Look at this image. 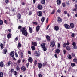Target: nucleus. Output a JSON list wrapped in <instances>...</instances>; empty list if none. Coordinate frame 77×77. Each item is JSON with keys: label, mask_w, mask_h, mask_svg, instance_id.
Listing matches in <instances>:
<instances>
[{"label": "nucleus", "mask_w": 77, "mask_h": 77, "mask_svg": "<svg viewBox=\"0 0 77 77\" xmlns=\"http://www.w3.org/2000/svg\"><path fill=\"white\" fill-rule=\"evenodd\" d=\"M21 31L22 35H23L24 36H27L28 35V32H27L25 27H22L21 28Z\"/></svg>", "instance_id": "nucleus-1"}, {"label": "nucleus", "mask_w": 77, "mask_h": 77, "mask_svg": "<svg viewBox=\"0 0 77 77\" xmlns=\"http://www.w3.org/2000/svg\"><path fill=\"white\" fill-rule=\"evenodd\" d=\"M41 48L43 49L44 51H47V47H45V43H43L41 45Z\"/></svg>", "instance_id": "nucleus-2"}, {"label": "nucleus", "mask_w": 77, "mask_h": 77, "mask_svg": "<svg viewBox=\"0 0 77 77\" xmlns=\"http://www.w3.org/2000/svg\"><path fill=\"white\" fill-rule=\"evenodd\" d=\"M63 26L67 29H70V26H69V25H68V24L65 23L64 24Z\"/></svg>", "instance_id": "nucleus-3"}, {"label": "nucleus", "mask_w": 77, "mask_h": 77, "mask_svg": "<svg viewBox=\"0 0 77 77\" xmlns=\"http://www.w3.org/2000/svg\"><path fill=\"white\" fill-rule=\"evenodd\" d=\"M37 8L39 10H42V6L41 4H38L37 6Z\"/></svg>", "instance_id": "nucleus-4"}, {"label": "nucleus", "mask_w": 77, "mask_h": 77, "mask_svg": "<svg viewBox=\"0 0 77 77\" xmlns=\"http://www.w3.org/2000/svg\"><path fill=\"white\" fill-rule=\"evenodd\" d=\"M50 47H53L55 46V42L53 41L52 42H51V45H50Z\"/></svg>", "instance_id": "nucleus-5"}, {"label": "nucleus", "mask_w": 77, "mask_h": 77, "mask_svg": "<svg viewBox=\"0 0 77 77\" xmlns=\"http://www.w3.org/2000/svg\"><path fill=\"white\" fill-rule=\"evenodd\" d=\"M21 70L23 72L24 71H25L26 70V67L23 66L21 68Z\"/></svg>", "instance_id": "nucleus-6"}, {"label": "nucleus", "mask_w": 77, "mask_h": 77, "mask_svg": "<svg viewBox=\"0 0 77 77\" xmlns=\"http://www.w3.org/2000/svg\"><path fill=\"white\" fill-rule=\"evenodd\" d=\"M37 15L39 17H41L42 15V12L41 11H39L37 13Z\"/></svg>", "instance_id": "nucleus-7"}, {"label": "nucleus", "mask_w": 77, "mask_h": 77, "mask_svg": "<svg viewBox=\"0 0 77 77\" xmlns=\"http://www.w3.org/2000/svg\"><path fill=\"white\" fill-rule=\"evenodd\" d=\"M42 65L41 63H39L38 64V68L39 69L42 68Z\"/></svg>", "instance_id": "nucleus-8"}, {"label": "nucleus", "mask_w": 77, "mask_h": 77, "mask_svg": "<svg viewBox=\"0 0 77 77\" xmlns=\"http://www.w3.org/2000/svg\"><path fill=\"white\" fill-rule=\"evenodd\" d=\"M54 29L56 31H58V30H59V28L58 26H56L55 27H54Z\"/></svg>", "instance_id": "nucleus-9"}, {"label": "nucleus", "mask_w": 77, "mask_h": 77, "mask_svg": "<svg viewBox=\"0 0 77 77\" xmlns=\"http://www.w3.org/2000/svg\"><path fill=\"white\" fill-rule=\"evenodd\" d=\"M28 62H30V63H32L33 62V59L32 58L30 57L28 59Z\"/></svg>", "instance_id": "nucleus-10"}, {"label": "nucleus", "mask_w": 77, "mask_h": 77, "mask_svg": "<svg viewBox=\"0 0 77 77\" xmlns=\"http://www.w3.org/2000/svg\"><path fill=\"white\" fill-rule=\"evenodd\" d=\"M46 39L48 41H50V37L49 35H47L46 36Z\"/></svg>", "instance_id": "nucleus-11"}, {"label": "nucleus", "mask_w": 77, "mask_h": 77, "mask_svg": "<svg viewBox=\"0 0 77 77\" xmlns=\"http://www.w3.org/2000/svg\"><path fill=\"white\" fill-rule=\"evenodd\" d=\"M69 27H70H70H71V28H74V24L73 23H70L69 26Z\"/></svg>", "instance_id": "nucleus-12"}, {"label": "nucleus", "mask_w": 77, "mask_h": 77, "mask_svg": "<svg viewBox=\"0 0 77 77\" xmlns=\"http://www.w3.org/2000/svg\"><path fill=\"white\" fill-rule=\"evenodd\" d=\"M12 63V61H10L8 62V63H7L6 64L7 66H9L11 65V64Z\"/></svg>", "instance_id": "nucleus-13"}, {"label": "nucleus", "mask_w": 77, "mask_h": 77, "mask_svg": "<svg viewBox=\"0 0 77 77\" xmlns=\"http://www.w3.org/2000/svg\"><path fill=\"white\" fill-rule=\"evenodd\" d=\"M35 54H36V56H39L40 55L41 53H40L39 51H37L35 52Z\"/></svg>", "instance_id": "nucleus-14"}, {"label": "nucleus", "mask_w": 77, "mask_h": 77, "mask_svg": "<svg viewBox=\"0 0 77 77\" xmlns=\"http://www.w3.org/2000/svg\"><path fill=\"white\" fill-rule=\"evenodd\" d=\"M15 53L14 52V51H12L10 53V56L11 57H14V54Z\"/></svg>", "instance_id": "nucleus-15"}, {"label": "nucleus", "mask_w": 77, "mask_h": 77, "mask_svg": "<svg viewBox=\"0 0 77 77\" xmlns=\"http://www.w3.org/2000/svg\"><path fill=\"white\" fill-rule=\"evenodd\" d=\"M56 2L57 5H60L61 4V0H57Z\"/></svg>", "instance_id": "nucleus-16"}, {"label": "nucleus", "mask_w": 77, "mask_h": 77, "mask_svg": "<svg viewBox=\"0 0 77 77\" xmlns=\"http://www.w3.org/2000/svg\"><path fill=\"white\" fill-rule=\"evenodd\" d=\"M29 33H32L33 32V29H32V28L29 27Z\"/></svg>", "instance_id": "nucleus-17"}, {"label": "nucleus", "mask_w": 77, "mask_h": 77, "mask_svg": "<svg viewBox=\"0 0 77 77\" xmlns=\"http://www.w3.org/2000/svg\"><path fill=\"white\" fill-rule=\"evenodd\" d=\"M32 45H33L34 47L37 46V43L35 42H33L32 43Z\"/></svg>", "instance_id": "nucleus-18"}, {"label": "nucleus", "mask_w": 77, "mask_h": 77, "mask_svg": "<svg viewBox=\"0 0 77 77\" xmlns=\"http://www.w3.org/2000/svg\"><path fill=\"white\" fill-rule=\"evenodd\" d=\"M57 21L58 23H61V21H62L61 18L60 17H58L57 18Z\"/></svg>", "instance_id": "nucleus-19"}, {"label": "nucleus", "mask_w": 77, "mask_h": 77, "mask_svg": "<svg viewBox=\"0 0 77 77\" xmlns=\"http://www.w3.org/2000/svg\"><path fill=\"white\" fill-rule=\"evenodd\" d=\"M16 69L17 71H20V66L18 65L17 66Z\"/></svg>", "instance_id": "nucleus-20"}, {"label": "nucleus", "mask_w": 77, "mask_h": 77, "mask_svg": "<svg viewBox=\"0 0 77 77\" xmlns=\"http://www.w3.org/2000/svg\"><path fill=\"white\" fill-rule=\"evenodd\" d=\"M60 53V49H56L55 50V53Z\"/></svg>", "instance_id": "nucleus-21"}, {"label": "nucleus", "mask_w": 77, "mask_h": 77, "mask_svg": "<svg viewBox=\"0 0 77 77\" xmlns=\"http://www.w3.org/2000/svg\"><path fill=\"white\" fill-rule=\"evenodd\" d=\"M4 64H3V61H1L0 62V67H3Z\"/></svg>", "instance_id": "nucleus-22"}, {"label": "nucleus", "mask_w": 77, "mask_h": 77, "mask_svg": "<svg viewBox=\"0 0 77 77\" xmlns=\"http://www.w3.org/2000/svg\"><path fill=\"white\" fill-rule=\"evenodd\" d=\"M39 29H40V26H39V25L37 26L36 28L37 32H39Z\"/></svg>", "instance_id": "nucleus-23"}, {"label": "nucleus", "mask_w": 77, "mask_h": 77, "mask_svg": "<svg viewBox=\"0 0 77 77\" xmlns=\"http://www.w3.org/2000/svg\"><path fill=\"white\" fill-rule=\"evenodd\" d=\"M16 8H11V12H14L15 11V10L16 9Z\"/></svg>", "instance_id": "nucleus-24"}, {"label": "nucleus", "mask_w": 77, "mask_h": 77, "mask_svg": "<svg viewBox=\"0 0 77 77\" xmlns=\"http://www.w3.org/2000/svg\"><path fill=\"white\" fill-rule=\"evenodd\" d=\"M3 53H4V54H6V53H7L8 52V51L7 50V49H6L5 48L3 50Z\"/></svg>", "instance_id": "nucleus-25"}, {"label": "nucleus", "mask_w": 77, "mask_h": 77, "mask_svg": "<svg viewBox=\"0 0 77 77\" xmlns=\"http://www.w3.org/2000/svg\"><path fill=\"white\" fill-rule=\"evenodd\" d=\"M66 50H68V51H69V50H71V47H69V46H67L66 48Z\"/></svg>", "instance_id": "nucleus-26"}, {"label": "nucleus", "mask_w": 77, "mask_h": 77, "mask_svg": "<svg viewBox=\"0 0 77 77\" xmlns=\"http://www.w3.org/2000/svg\"><path fill=\"white\" fill-rule=\"evenodd\" d=\"M7 37L8 39H10L11 38V34L9 33L7 35Z\"/></svg>", "instance_id": "nucleus-27"}, {"label": "nucleus", "mask_w": 77, "mask_h": 77, "mask_svg": "<svg viewBox=\"0 0 77 77\" xmlns=\"http://www.w3.org/2000/svg\"><path fill=\"white\" fill-rule=\"evenodd\" d=\"M38 64V62H37V60H35L34 62V66H36V65Z\"/></svg>", "instance_id": "nucleus-28"}, {"label": "nucleus", "mask_w": 77, "mask_h": 77, "mask_svg": "<svg viewBox=\"0 0 77 77\" xmlns=\"http://www.w3.org/2000/svg\"><path fill=\"white\" fill-rule=\"evenodd\" d=\"M41 21L42 23H43V22H44V21H45V17H43L41 19Z\"/></svg>", "instance_id": "nucleus-29"}, {"label": "nucleus", "mask_w": 77, "mask_h": 77, "mask_svg": "<svg viewBox=\"0 0 77 77\" xmlns=\"http://www.w3.org/2000/svg\"><path fill=\"white\" fill-rule=\"evenodd\" d=\"M21 17V14H18L17 15V18L18 19H20Z\"/></svg>", "instance_id": "nucleus-30"}, {"label": "nucleus", "mask_w": 77, "mask_h": 77, "mask_svg": "<svg viewBox=\"0 0 77 77\" xmlns=\"http://www.w3.org/2000/svg\"><path fill=\"white\" fill-rule=\"evenodd\" d=\"M67 57L69 59H71V58H72V57H71V55H69L67 56Z\"/></svg>", "instance_id": "nucleus-31"}, {"label": "nucleus", "mask_w": 77, "mask_h": 77, "mask_svg": "<svg viewBox=\"0 0 77 77\" xmlns=\"http://www.w3.org/2000/svg\"><path fill=\"white\" fill-rule=\"evenodd\" d=\"M71 66H72V67L75 66V63H71Z\"/></svg>", "instance_id": "nucleus-32"}, {"label": "nucleus", "mask_w": 77, "mask_h": 77, "mask_svg": "<svg viewBox=\"0 0 77 77\" xmlns=\"http://www.w3.org/2000/svg\"><path fill=\"white\" fill-rule=\"evenodd\" d=\"M55 12H56V10H55V9H54L53 10V11L51 13V15H53L55 13Z\"/></svg>", "instance_id": "nucleus-33"}, {"label": "nucleus", "mask_w": 77, "mask_h": 77, "mask_svg": "<svg viewBox=\"0 0 77 77\" xmlns=\"http://www.w3.org/2000/svg\"><path fill=\"white\" fill-rule=\"evenodd\" d=\"M41 2L42 4H45V0H41Z\"/></svg>", "instance_id": "nucleus-34"}, {"label": "nucleus", "mask_w": 77, "mask_h": 77, "mask_svg": "<svg viewBox=\"0 0 77 77\" xmlns=\"http://www.w3.org/2000/svg\"><path fill=\"white\" fill-rule=\"evenodd\" d=\"M3 44L1 43L0 45V46L1 47V48L2 49H3Z\"/></svg>", "instance_id": "nucleus-35"}, {"label": "nucleus", "mask_w": 77, "mask_h": 77, "mask_svg": "<svg viewBox=\"0 0 77 77\" xmlns=\"http://www.w3.org/2000/svg\"><path fill=\"white\" fill-rule=\"evenodd\" d=\"M14 74L15 75V76H16V75H17V74H18L17 72L16 71H14Z\"/></svg>", "instance_id": "nucleus-36"}, {"label": "nucleus", "mask_w": 77, "mask_h": 77, "mask_svg": "<svg viewBox=\"0 0 77 77\" xmlns=\"http://www.w3.org/2000/svg\"><path fill=\"white\" fill-rule=\"evenodd\" d=\"M62 12V11L61 10V9H58L57 10V12L58 13H59V14H60Z\"/></svg>", "instance_id": "nucleus-37"}, {"label": "nucleus", "mask_w": 77, "mask_h": 77, "mask_svg": "<svg viewBox=\"0 0 77 77\" xmlns=\"http://www.w3.org/2000/svg\"><path fill=\"white\" fill-rule=\"evenodd\" d=\"M73 61L74 62H76L77 63V59L76 58H74L73 59Z\"/></svg>", "instance_id": "nucleus-38"}, {"label": "nucleus", "mask_w": 77, "mask_h": 77, "mask_svg": "<svg viewBox=\"0 0 77 77\" xmlns=\"http://www.w3.org/2000/svg\"><path fill=\"white\" fill-rule=\"evenodd\" d=\"M3 77V72H1L0 73V77Z\"/></svg>", "instance_id": "nucleus-39"}, {"label": "nucleus", "mask_w": 77, "mask_h": 77, "mask_svg": "<svg viewBox=\"0 0 77 77\" xmlns=\"http://www.w3.org/2000/svg\"><path fill=\"white\" fill-rule=\"evenodd\" d=\"M46 66V63H43L42 64V66L43 67H45Z\"/></svg>", "instance_id": "nucleus-40"}, {"label": "nucleus", "mask_w": 77, "mask_h": 77, "mask_svg": "<svg viewBox=\"0 0 77 77\" xmlns=\"http://www.w3.org/2000/svg\"><path fill=\"white\" fill-rule=\"evenodd\" d=\"M3 24V22L2 20H0V25H2Z\"/></svg>", "instance_id": "nucleus-41"}, {"label": "nucleus", "mask_w": 77, "mask_h": 77, "mask_svg": "<svg viewBox=\"0 0 77 77\" xmlns=\"http://www.w3.org/2000/svg\"><path fill=\"white\" fill-rule=\"evenodd\" d=\"M72 56V57H75V53H72L71 54Z\"/></svg>", "instance_id": "nucleus-42"}, {"label": "nucleus", "mask_w": 77, "mask_h": 77, "mask_svg": "<svg viewBox=\"0 0 77 77\" xmlns=\"http://www.w3.org/2000/svg\"><path fill=\"white\" fill-rule=\"evenodd\" d=\"M62 5L63 8H65V7L66 6V5L65 4V3H62Z\"/></svg>", "instance_id": "nucleus-43"}, {"label": "nucleus", "mask_w": 77, "mask_h": 77, "mask_svg": "<svg viewBox=\"0 0 77 77\" xmlns=\"http://www.w3.org/2000/svg\"><path fill=\"white\" fill-rule=\"evenodd\" d=\"M18 47L19 48H20L21 47V44L20 43H18Z\"/></svg>", "instance_id": "nucleus-44"}, {"label": "nucleus", "mask_w": 77, "mask_h": 77, "mask_svg": "<svg viewBox=\"0 0 77 77\" xmlns=\"http://www.w3.org/2000/svg\"><path fill=\"white\" fill-rule=\"evenodd\" d=\"M10 69V72L11 74H12V72H14V70L12 68L11 69Z\"/></svg>", "instance_id": "nucleus-45"}, {"label": "nucleus", "mask_w": 77, "mask_h": 77, "mask_svg": "<svg viewBox=\"0 0 77 77\" xmlns=\"http://www.w3.org/2000/svg\"><path fill=\"white\" fill-rule=\"evenodd\" d=\"M72 44L73 45V46H75L76 45V43L75 42H73V43H72Z\"/></svg>", "instance_id": "nucleus-46"}, {"label": "nucleus", "mask_w": 77, "mask_h": 77, "mask_svg": "<svg viewBox=\"0 0 77 77\" xmlns=\"http://www.w3.org/2000/svg\"><path fill=\"white\" fill-rule=\"evenodd\" d=\"M31 48L32 50H35V47L33 46L31 47Z\"/></svg>", "instance_id": "nucleus-47"}, {"label": "nucleus", "mask_w": 77, "mask_h": 77, "mask_svg": "<svg viewBox=\"0 0 77 77\" xmlns=\"http://www.w3.org/2000/svg\"><path fill=\"white\" fill-rule=\"evenodd\" d=\"M21 4L22 5V6H25L26 5V3L24 2H22L21 3Z\"/></svg>", "instance_id": "nucleus-48"}, {"label": "nucleus", "mask_w": 77, "mask_h": 77, "mask_svg": "<svg viewBox=\"0 0 77 77\" xmlns=\"http://www.w3.org/2000/svg\"><path fill=\"white\" fill-rule=\"evenodd\" d=\"M5 2L6 4H8L9 3V0H5Z\"/></svg>", "instance_id": "nucleus-49"}, {"label": "nucleus", "mask_w": 77, "mask_h": 77, "mask_svg": "<svg viewBox=\"0 0 77 77\" xmlns=\"http://www.w3.org/2000/svg\"><path fill=\"white\" fill-rule=\"evenodd\" d=\"M72 11L73 12H76V11H77V9L75 8L72 9Z\"/></svg>", "instance_id": "nucleus-50"}, {"label": "nucleus", "mask_w": 77, "mask_h": 77, "mask_svg": "<svg viewBox=\"0 0 77 77\" xmlns=\"http://www.w3.org/2000/svg\"><path fill=\"white\" fill-rule=\"evenodd\" d=\"M63 52L64 53V54H66V50L64 49L63 50Z\"/></svg>", "instance_id": "nucleus-51"}, {"label": "nucleus", "mask_w": 77, "mask_h": 77, "mask_svg": "<svg viewBox=\"0 0 77 77\" xmlns=\"http://www.w3.org/2000/svg\"><path fill=\"white\" fill-rule=\"evenodd\" d=\"M66 43H64L63 44V47H64V48H65V47H66Z\"/></svg>", "instance_id": "nucleus-52"}, {"label": "nucleus", "mask_w": 77, "mask_h": 77, "mask_svg": "<svg viewBox=\"0 0 77 77\" xmlns=\"http://www.w3.org/2000/svg\"><path fill=\"white\" fill-rule=\"evenodd\" d=\"M15 55L16 57L17 58V57H18V54H17V52H16L15 53Z\"/></svg>", "instance_id": "nucleus-53"}, {"label": "nucleus", "mask_w": 77, "mask_h": 77, "mask_svg": "<svg viewBox=\"0 0 77 77\" xmlns=\"http://www.w3.org/2000/svg\"><path fill=\"white\" fill-rule=\"evenodd\" d=\"M71 36L72 37V38H74V36H75V34H74V33H72L71 35Z\"/></svg>", "instance_id": "nucleus-54"}, {"label": "nucleus", "mask_w": 77, "mask_h": 77, "mask_svg": "<svg viewBox=\"0 0 77 77\" xmlns=\"http://www.w3.org/2000/svg\"><path fill=\"white\" fill-rule=\"evenodd\" d=\"M22 28V27H21V26H19L18 27V29L19 30H20V29H21Z\"/></svg>", "instance_id": "nucleus-55"}, {"label": "nucleus", "mask_w": 77, "mask_h": 77, "mask_svg": "<svg viewBox=\"0 0 77 77\" xmlns=\"http://www.w3.org/2000/svg\"><path fill=\"white\" fill-rule=\"evenodd\" d=\"M15 41H17L18 40V36H17L16 38L15 39Z\"/></svg>", "instance_id": "nucleus-56"}, {"label": "nucleus", "mask_w": 77, "mask_h": 77, "mask_svg": "<svg viewBox=\"0 0 77 77\" xmlns=\"http://www.w3.org/2000/svg\"><path fill=\"white\" fill-rule=\"evenodd\" d=\"M77 46H76V45L73 46L74 49H77Z\"/></svg>", "instance_id": "nucleus-57"}, {"label": "nucleus", "mask_w": 77, "mask_h": 77, "mask_svg": "<svg viewBox=\"0 0 77 77\" xmlns=\"http://www.w3.org/2000/svg\"><path fill=\"white\" fill-rule=\"evenodd\" d=\"M31 14H32V11H29V12L28 14L29 15H31Z\"/></svg>", "instance_id": "nucleus-58"}, {"label": "nucleus", "mask_w": 77, "mask_h": 77, "mask_svg": "<svg viewBox=\"0 0 77 77\" xmlns=\"http://www.w3.org/2000/svg\"><path fill=\"white\" fill-rule=\"evenodd\" d=\"M33 24H35V25H37L38 24L37 22H33Z\"/></svg>", "instance_id": "nucleus-59"}, {"label": "nucleus", "mask_w": 77, "mask_h": 77, "mask_svg": "<svg viewBox=\"0 0 77 77\" xmlns=\"http://www.w3.org/2000/svg\"><path fill=\"white\" fill-rule=\"evenodd\" d=\"M64 13L65 14H67L68 13H67V11H64Z\"/></svg>", "instance_id": "nucleus-60"}, {"label": "nucleus", "mask_w": 77, "mask_h": 77, "mask_svg": "<svg viewBox=\"0 0 77 77\" xmlns=\"http://www.w3.org/2000/svg\"><path fill=\"white\" fill-rule=\"evenodd\" d=\"M18 63H21V60L20 59L18 60Z\"/></svg>", "instance_id": "nucleus-61"}, {"label": "nucleus", "mask_w": 77, "mask_h": 77, "mask_svg": "<svg viewBox=\"0 0 77 77\" xmlns=\"http://www.w3.org/2000/svg\"><path fill=\"white\" fill-rule=\"evenodd\" d=\"M20 54L21 55V57H23V53L22 52H20Z\"/></svg>", "instance_id": "nucleus-62"}, {"label": "nucleus", "mask_w": 77, "mask_h": 77, "mask_svg": "<svg viewBox=\"0 0 77 77\" xmlns=\"http://www.w3.org/2000/svg\"><path fill=\"white\" fill-rule=\"evenodd\" d=\"M48 21H49L48 18H47L46 19V23H48Z\"/></svg>", "instance_id": "nucleus-63"}, {"label": "nucleus", "mask_w": 77, "mask_h": 77, "mask_svg": "<svg viewBox=\"0 0 77 77\" xmlns=\"http://www.w3.org/2000/svg\"><path fill=\"white\" fill-rule=\"evenodd\" d=\"M38 76H39V77H42V75H41V74H39L38 75Z\"/></svg>", "instance_id": "nucleus-64"}]
</instances>
